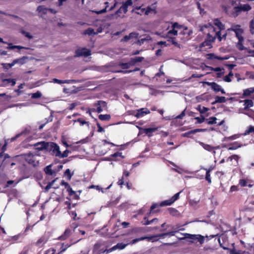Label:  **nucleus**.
<instances>
[{
  "mask_svg": "<svg viewBox=\"0 0 254 254\" xmlns=\"http://www.w3.org/2000/svg\"><path fill=\"white\" fill-rule=\"evenodd\" d=\"M98 118L101 121H109L111 119V116L109 114L99 115Z\"/></svg>",
  "mask_w": 254,
  "mask_h": 254,
  "instance_id": "36",
  "label": "nucleus"
},
{
  "mask_svg": "<svg viewBox=\"0 0 254 254\" xmlns=\"http://www.w3.org/2000/svg\"><path fill=\"white\" fill-rule=\"evenodd\" d=\"M53 81L55 83L58 84H63V83H67L69 84L70 83H75L76 81L75 80H60L57 78H53Z\"/></svg>",
  "mask_w": 254,
  "mask_h": 254,
  "instance_id": "22",
  "label": "nucleus"
},
{
  "mask_svg": "<svg viewBox=\"0 0 254 254\" xmlns=\"http://www.w3.org/2000/svg\"><path fill=\"white\" fill-rule=\"evenodd\" d=\"M1 65L2 66L3 68L5 69H8L14 66V64L13 62L11 63H1Z\"/></svg>",
  "mask_w": 254,
  "mask_h": 254,
  "instance_id": "40",
  "label": "nucleus"
},
{
  "mask_svg": "<svg viewBox=\"0 0 254 254\" xmlns=\"http://www.w3.org/2000/svg\"><path fill=\"white\" fill-rule=\"evenodd\" d=\"M25 161L30 165L34 167L39 165V161L36 159V155L32 153H28L25 154Z\"/></svg>",
  "mask_w": 254,
  "mask_h": 254,
  "instance_id": "5",
  "label": "nucleus"
},
{
  "mask_svg": "<svg viewBox=\"0 0 254 254\" xmlns=\"http://www.w3.org/2000/svg\"><path fill=\"white\" fill-rule=\"evenodd\" d=\"M206 122V124L208 125H213L216 124L217 119L216 117H212L209 118L208 119L205 120Z\"/></svg>",
  "mask_w": 254,
  "mask_h": 254,
  "instance_id": "33",
  "label": "nucleus"
},
{
  "mask_svg": "<svg viewBox=\"0 0 254 254\" xmlns=\"http://www.w3.org/2000/svg\"><path fill=\"white\" fill-rule=\"evenodd\" d=\"M207 59L208 60H218L220 61H224L228 59V57H221L216 56L213 53H210L206 55Z\"/></svg>",
  "mask_w": 254,
  "mask_h": 254,
  "instance_id": "14",
  "label": "nucleus"
},
{
  "mask_svg": "<svg viewBox=\"0 0 254 254\" xmlns=\"http://www.w3.org/2000/svg\"><path fill=\"white\" fill-rule=\"evenodd\" d=\"M57 179H54L52 182H49L45 188L44 191L48 192L49 190L52 187L54 183L55 182Z\"/></svg>",
  "mask_w": 254,
  "mask_h": 254,
  "instance_id": "43",
  "label": "nucleus"
},
{
  "mask_svg": "<svg viewBox=\"0 0 254 254\" xmlns=\"http://www.w3.org/2000/svg\"><path fill=\"white\" fill-rule=\"evenodd\" d=\"M74 122H77L80 123V126H83L84 125H87L88 126H89V123L83 120L81 118H78L76 120L74 121Z\"/></svg>",
  "mask_w": 254,
  "mask_h": 254,
  "instance_id": "42",
  "label": "nucleus"
},
{
  "mask_svg": "<svg viewBox=\"0 0 254 254\" xmlns=\"http://www.w3.org/2000/svg\"><path fill=\"white\" fill-rule=\"evenodd\" d=\"M240 102H244V106H245L244 110L248 109L249 108L254 106V102L252 100L247 99L244 101H240Z\"/></svg>",
  "mask_w": 254,
  "mask_h": 254,
  "instance_id": "17",
  "label": "nucleus"
},
{
  "mask_svg": "<svg viewBox=\"0 0 254 254\" xmlns=\"http://www.w3.org/2000/svg\"><path fill=\"white\" fill-rule=\"evenodd\" d=\"M213 24L218 27L219 31L225 29L224 25L218 19H215L213 20Z\"/></svg>",
  "mask_w": 254,
  "mask_h": 254,
  "instance_id": "27",
  "label": "nucleus"
},
{
  "mask_svg": "<svg viewBox=\"0 0 254 254\" xmlns=\"http://www.w3.org/2000/svg\"><path fill=\"white\" fill-rule=\"evenodd\" d=\"M210 170H207L205 173V180L208 182L209 184L211 183V179L210 174Z\"/></svg>",
  "mask_w": 254,
  "mask_h": 254,
  "instance_id": "46",
  "label": "nucleus"
},
{
  "mask_svg": "<svg viewBox=\"0 0 254 254\" xmlns=\"http://www.w3.org/2000/svg\"><path fill=\"white\" fill-rule=\"evenodd\" d=\"M199 143L202 146V147L206 150H207L208 151H213L214 154L215 153V151L214 150V149L216 148V147H212L209 144H206L203 142H199Z\"/></svg>",
  "mask_w": 254,
  "mask_h": 254,
  "instance_id": "26",
  "label": "nucleus"
},
{
  "mask_svg": "<svg viewBox=\"0 0 254 254\" xmlns=\"http://www.w3.org/2000/svg\"><path fill=\"white\" fill-rule=\"evenodd\" d=\"M226 98L225 97H223V96H221V97H220V96H216L215 97V101L214 102H212V104L214 105L215 104H216V103H225L226 102Z\"/></svg>",
  "mask_w": 254,
  "mask_h": 254,
  "instance_id": "28",
  "label": "nucleus"
},
{
  "mask_svg": "<svg viewBox=\"0 0 254 254\" xmlns=\"http://www.w3.org/2000/svg\"><path fill=\"white\" fill-rule=\"evenodd\" d=\"M185 110L183 111L181 114L176 117L172 121L171 125H175V126H180L183 125L182 121L180 120L185 116Z\"/></svg>",
  "mask_w": 254,
  "mask_h": 254,
  "instance_id": "8",
  "label": "nucleus"
},
{
  "mask_svg": "<svg viewBox=\"0 0 254 254\" xmlns=\"http://www.w3.org/2000/svg\"><path fill=\"white\" fill-rule=\"evenodd\" d=\"M37 11L42 14H46L48 11V8L46 7L44 5H39L37 8Z\"/></svg>",
  "mask_w": 254,
  "mask_h": 254,
  "instance_id": "29",
  "label": "nucleus"
},
{
  "mask_svg": "<svg viewBox=\"0 0 254 254\" xmlns=\"http://www.w3.org/2000/svg\"><path fill=\"white\" fill-rule=\"evenodd\" d=\"M150 113V111L147 108H141L137 111L136 113L134 114V116L138 118L143 116L144 115L148 114Z\"/></svg>",
  "mask_w": 254,
  "mask_h": 254,
  "instance_id": "12",
  "label": "nucleus"
},
{
  "mask_svg": "<svg viewBox=\"0 0 254 254\" xmlns=\"http://www.w3.org/2000/svg\"><path fill=\"white\" fill-rule=\"evenodd\" d=\"M69 152V151L67 149H66L63 153L61 152V154H59V156H58V157L61 158H65V157H67Z\"/></svg>",
  "mask_w": 254,
  "mask_h": 254,
  "instance_id": "49",
  "label": "nucleus"
},
{
  "mask_svg": "<svg viewBox=\"0 0 254 254\" xmlns=\"http://www.w3.org/2000/svg\"><path fill=\"white\" fill-rule=\"evenodd\" d=\"M7 49H18L19 50L22 49H29V48H25L21 46H16V45H12V44H9L8 46L7 47Z\"/></svg>",
  "mask_w": 254,
  "mask_h": 254,
  "instance_id": "37",
  "label": "nucleus"
},
{
  "mask_svg": "<svg viewBox=\"0 0 254 254\" xmlns=\"http://www.w3.org/2000/svg\"><path fill=\"white\" fill-rule=\"evenodd\" d=\"M244 40H239L238 43H237V47L239 49V50L242 51L244 50V47L243 45V41Z\"/></svg>",
  "mask_w": 254,
  "mask_h": 254,
  "instance_id": "53",
  "label": "nucleus"
},
{
  "mask_svg": "<svg viewBox=\"0 0 254 254\" xmlns=\"http://www.w3.org/2000/svg\"><path fill=\"white\" fill-rule=\"evenodd\" d=\"M243 32V31L242 29H235V33L236 34V37L238 38L239 40H244V38L242 35Z\"/></svg>",
  "mask_w": 254,
  "mask_h": 254,
  "instance_id": "35",
  "label": "nucleus"
},
{
  "mask_svg": "<svg viewBox=\"0 0 254 254\" xmlns=\"http://www.w3.org/2000/svg\"><path fill=\"white\" fill-rule=\"evenodd\" d=\"M42 96V94L40 91H37L34 93H33L31 96V98L33 99H38Z\"/></svg>",
  "mask_w": 254,
  "mask_h": 254,
  "instance_id": "50",
  "label": "nucleus"
},
{
  "mask_svg": "<svg viewBox=\"0 0 254 254\" xmlns=\"http://www.w3.org/2000/svg\"><path fill=\"white\" fill-rule=\"evenodd\" d=\"M240 26L239 25H234L230 28H229L228 30L235 32V29H240Z\"/></svg>",
  "mask_w": 254,
  "mask_h": 254,
  "instance_id": "64",
  "label": "nucleus"
},
{
  "mask_svg": "<svg viewBox=\"0 0 254 254\" xmlns=\"http://www.w3.org/2000/svg\"><path fill=\"white\" fill-rule=\"evenodd\" d=\"M157 127H149L142 128L143 133H145L148 136L151 137L152 136L153 132H155L157 129Z\"/></svg>",
  "mask_w": 254,
  "mask_h": 254,
  "instance_id": "16",
  "label": "nucleus"
},
{
  "mask_svg": "<svg viewBox=\"0 0 254 254\" xmlns=\"http://www.w3.org/2000/svg\"><path fill=\"white\" fill-rule=\"evenodd\" d=\"M211 42L209 40H205V41L200 44V47L201 48L205 46L209 47L211 45Z\"/></svg>",
  "mask_w": 254,
  "mask_h": 254,
  "instance_id": "55",
  "label": "nucleus"
},
{
  "mask_svg": "<svg viewBox=\"0 0 254 254\" xmlns=\"http://www.w3.org/2000/svg\"><path fill=\"white\" fill-rule=\"evenodd\" d=\"M239 185L241 187H249V188L252 187L253 185L251 184L250 181L248 179H241L239 181Z\"/></svg>",
  "mask_w": 254,
  "mask_h": 254,
  "instance_id": "23",
  "label": "nucleus"
},
{
  "mask_svg": "<svg viewBox=\"0 0 254 254\" xmlns=\"http://www.w3.org/2000/svg\"><path fill=\"white\" fill-rule=\"evenodd\" d=\"M49 142L46 141H41L38 142L37 143H35L33 145L35 147V150L37 151H42L46 150L48 151V149L49 147Z\"/></svg>",
  "mask_w": 254,
  "mask_h": 254,
  "instance_id": "7",
  "label": "nucleus"
},
{
  "mask_svg": "<svg viewBox=\"0 0 254 254\" xmlns=\"http://www.w3.org/2000/svg\"><path fill=\"white\" fill-rule=\"evenodd\" d=\"M197 109L199 111L200 113H204L208 110V108L204 107H201L200 105L198 106Z\"/></svg>",
  "mask_w": 254,
  "mask_h": 254,
  "instance_id": "60",
  "label": "nucleus"
},
{
  "mask_svg": "<svg viewBox=\"0 0 254 254\" xmlns=\"http://www.w3.org/2000/svg\"><path fill=\"white\" fill-rule=\"evenodd\" d=\"M71 234L72 230L67 228L64 231V233L58 238V239L61 241L65 240L69 238L70 236H71Z\"/></svg>",
  "mask_w": 254,
  "mask_h": 254,
  "instance_id": "13",
  "label": "nucleus"
},
{
  "mask_svg": "<svg viewBox=\"0 0 254 254\" xmlns=\"http://www.w3.org/2000/svg\"><path fill=\"white\" fill-rule=\"evenodd\" d=\"M221 32L220 31H216V36H217V37L218 38V40L219 41H221L222 40V39L224 38H225L226 36H227V34L225 33L224 34L223 36L222 37L221 35Z\"/></svg>",
  "mask_w": 254,
  "mask_h": 254,
  "instance_id": "48",
  "label": "nucleus"
},
{
  "mask_svg": "<svg viewBox=\"0 0 254 254\" xmlns=\"http://www.w3.org/2000/svg\"><path fill=\"white\" fill-rule=\"evenodd\" d=\"M250 32L252 34H254V19L250 21Z\"/></svg>",
  "mask_w": 254,
  "mask_h": 254,
  "instance_id": "56",
  "label": "nucleus"
},
{
  "mask_svg": "<svg viewBox=\"0 0 254 254\" xmlns=\"http://www.w3.org/2000/svg\"><path fill=\"white\" fill-rule=\"evenodd\" d=\"M84 34L91 35L92 34L95 35L96 33L94 32V30L93 28L89 27L85 30Z\"/></svg>",
  "mask_w": 254,
  "mask_h": 254,
  "instance_id": "39",
  "label": "nucleus"
},
{
  "mask_svg": "<svg viewBox=\"0 0 254 254\" xmlns=\"http://www.w3.org/2000/svg\"><path fill=\"white\" fill-rule=\"evenodd\" d=\"M174 202L172 201V199L170 198L168 200H165L164 201H162L160 203H154L150 207V210L149 212V214L153 213L155 212H157L159 211V209L154 210L156 208H158L159 207H162L164 206L170 205L173 204Z\"/></svg>",
  "mask_w": 254,
  "mask_h": 254,
  "instance_id": "1",
  "label": "nucleus"
},
{
  "mask_svg": "<svg viewBox=\"0 0 254 254\" xmlns=\"http://www.w3.org/2000/svg\"><path fill=\"white\" fill-rule=\"evenodd\" d=\"M48 152H51V154L57 157L61 154L60 147L58 144L54 142H49Z\"/></svg>",
  "mask_w": 254,
  "mask_h": 254,
  "instance_id": "3",
  "label": "nucleus"
},
{
  "mask_svg": "<svg viewBox=\"0 0 254 254\" xmlns=\"http://www.w3.org/2000/svg\"><path fill=\"white\" fill-rule=\"evenodd\" d=\"M64 175L67 177V179L68 180H70L72 174H71L70 170L69 169H67L64 172Z\"/></svg>",
  "mask_w": 254,
  "mask_h": 254,
  "instance_id": "54",
  "label": "nucleus"
},
{
  "mask_svg": "<svg viewBox=\"0 0 254 254\" xmlns=\"http://www.w3.org/2000/svg\"><path fill=\"white\" fill-rule=\"evenodd\" d=\"M111 157H114V158H116L117 157H120L122 158H124V156L122 155V153L119 152H117L111 155Z\"/></svg>",
  "mask_w": 254,
  "mask_h": 254,
  "instance_id": "61",
  "label": "nucleus"
},
{
  "mask_svg": "<svg viewBox=\"0 0 254 254\" xmlns=\"http://www.w3.org/2000/svg\"><path fill=\"white\" fill-rule=\"evenodd\" d=\"M3 83L6 82V84L11 83V86H14L16 84L15 79H11V78H8V79H4L2 80Z\"/></svg>",
  "mask_w": 254,
  "mask_h": 254,
  "instance_id": "38",
  "label": "nucleus"
},
{
  "mask_svg": "<svg viewBox=\"0 0 254 254\" xmlns=\"http://www.w3.org/2000/svg\"><path fill=\"white\" fill-rule=\"evenodd\" d=\"M193 120H196V123L197 124L202 123L205 120V118L202 115L196 117L195 116V113L191 112V122L193 121Z\"/></svg>",
  "mask_w": 254,
  "mask_h": 254,
  "instance_id": "18",
  "label": "nucleus"
},
{
  "mask_svg": "<svg viewBox=\"0 0 254 254\" xmlns=\"http://www.w3.org/2000/svg\"><path fill=\"white\" fill-rule=\"evenodd\" d=\"M144 60V58L142 57H135L133 58H131L129 61L131 66L135 65L137 63L142 62Z\"/></svg>",
  "mask_w": 254,
  "mask_h": 254,
  "instance_id": "21",
  "label": "nucleus"
},
{
  "mask_svg": "<svg viewBox=\"0 0 254 254\" xmlns=\"http://www.w3.org/2000/svg\"><path fill=\"white\" fill-rule=\"evenodd\" d=\"M26 57H23L22 58H20L17 59H15L13 61V63L14 65L16 64H23L25 63V60L27 59Z\"/></svg>",
  "mask_w": 254,
  "mask_h": 254,
  "instance_id": "30",
  "label": "nucleus"
},
{
  "mask_svg": "<svg viewBox=\"0 0 254 254\" xmlns=\"http://www.w3.org/2000/svg\"><path fill=\"white\" fill-rule=\"evenodd\" d=\"M44 171L47 175L50 176H56V172L52 169L51 165L46 166L44 169Z\"/></svg>",
  "mask_w": 254,
  "mask_h": 254,
  "instance_id": "25",
  "label": "nucleus"
},
{
  "mask_svg": "<svg viewBox=\"0 0 254 254\" xmlns=\"http://www.w3.org/2000/svg\"><path fill=\"white\" fill-rule=\"evenodd\" d=\"M174 232H167V233H162V234H160L159 235H158L157 236V237H164L165 236H167V235H169V236H174Z\"/></svg>",
  "mask_w": 254,
  "mask_h": 254,
  "instance_id": "51",
  "label": "nucleus"
},
{
  "mask_svg": "<svg viewBox=\"0 0 254 254\" xmlns=\"http://www.w3.org/2000/svg\"><path fill=\"white\" fill-rule=\"evenodd\" d=\"M66 191L68 192V194L69 196H71L72 195H74V198L76 199H78L79 197V196L76 194L75 191L73 190L72 188L70 187H68L67 189H66Z\"/></svg>",
  "mask_w": 254,
  "mask_h": 254,
  "instance_id": "31",
  "label": "nucleus"
},
{
  "mask_svg": "<svg viewBox=\"0 0 254 254\" xmlns=\"http://www.w3.org/2000/svg\"><path fill=\"white\" fill-rule=\"evenodd\" d=\"M129 172L128 171L125 170L123 172V175L121 179H119L118 182V184L119 186H122L125 183L124 178H127L129 176Z\"/></svg>",
  "mask_w": 254,
  "mask_h": 254,
  "instance_id": "24",
  "label": "nucleus"
},
{
  "mask_svg": "<svg viewBox=\"0 0 254 254\" xmlns=\"http://www.w3.org/2000/svg\"><path fill=\"white\" fill-rule=\"evenodd\" d=\"M150 214L149 213H147V215L148 216H146L144 217V221H142V223L143 225H150L151 224V223H153V222H157L158 221V219L155 218H154L151 220H149L148 219V217L149 216V215H150Z\"/></svg>",
  "mask_w": 254,
  "mask_h": 254,
  "instance_id": "20",
  "label": "nucleus"
},
{
  "mask_svg": "<svg viewBox=\"0 0 254 254\" xmlns=\"http://www.w3.org/2000/svg\"><path fill=\"white\" fill-rule=\"evenodd\" d=\"M129 35L130 36V39H132V38L137 39L138 37L139 34L137 32H133L129 33Z\"/></svg>",
  "mask_w": 254,
  "mask_h": 254,
  "instance_id": "63",
  "label": "nucleus"
},
{
  "mask_svg": "<svg viewBox=\"0 0 254 254\" xmlns=\"http://www.w3.org/2000/svg\"><path fill=\"white\" fill-rule=\"evenodd\" d=\"M216 37H217L216 36V35L214 36H213L211 35L209 33H208L207 40H209V41H210L212 43L214 41V40L215 39Z\"/></svg>",
  "mask_w": 254,
  "mask_h": 254,
  "instance_id": "62",
  "label": "nucleus"
},
{
  "mask_svg": "<svg viewBox=\"0 0 254 254\" xmlns=\"http://www.w3.org/2000/svg\"><path fill=\"white\" fill-rule=\"evenodd\" d=\"M45 238L43 237H41L36 243L37 246H40L41 244H45L46 243Z\"/></svg>",
  "mask_w": 254,
  "mask_h": 254,
  "instance_id": "47",
  "label": "nucleus"
},
{
  "mask_svg": "<svg viewBox=\"0 0 254 254\" xmlns=\"http://www.w3.org/2000/svg\"><path fill=\"white\" fill-rule=\"evenodd\" d=\"M94 120L97 122V126L98 127V130H97L98 132H104L105 131L104 129L100 126V124L98 122L97 119H94Z\"/></svg>",
  "mask_w": 254,
  "mask_h": 254,
  "instance_id": "58",
  "label": "nucleus"
},
{
  "mask_svg": "<svg viewBox=\"0 0 254 254\" xmlns=\"http://www.w3.org/2000/svg\"><path fill=\"white\" fill-rule=\"evenodd\" d=\"M168 210L170 214L173 216L176 215L178 213V210L174 208H169Z\"/></svg>",
  "mask_w": 254,
  "mask_h": 254,
  "instance_id": "59",
  "label": "nucleus"
},
{
  "mask_svg": "<svg viewBox=\"0 0 254 254\" xmlns=\"http://www.w3.org/2000/svg\"><path fill=\"white\" fill-rule=\"evenodd\" d=\"M131 12L140 15L143 14L145 15V8H142L141 6H135L131 10Z\"/></svg>",
  "mask_w": 254,
  "mask_h": 254,
  "instance_id": "15",
  "label": "nucleus"
},
{
  "mask_svg": "<svg viewBox=\"0 0 254 254\" xmlns=\"http://www.w3.org/2000/svg\"><path fill=\"white\" fill-rule=\"evenodd\" d=\"M155 2L154 4H152V6H148L145 8V15H148L151 13H153L154 14H156L157 13L156 6L155 5L156 4Z\"/></svg>",
  "mask_w": 254,
  "mask_h": 254,
  "instance_id": "11",
  "label": "nucleus"
},
{
  "mask_svg": "<svg viewBox=\"0 0 254 254\" xmlns=\"http://www.w3.org/2000/svg\"><path fill=\"white\" fill-rule=\"evenodd\" d=\"M132 4V0H127L121 6V8H123V12L126 14L127 11V8L128 6H131Z\"/></svg>",
  "mask_w": 254,
  "mask_h": 254,
  "instance_id": "19",
  "label": "nucleus"
},
{
  "mask_svg": "<svg viewBox=\"0 0 254 254\" xmlns=\"http://www.w3.org/2000/svg\"><path fill=\"white\" fill-rule=\"evenodd\" d=\"M69 214L71 215L74 220H77L79 219L78 217H77V213L75 211H71L69 212Z\"/></svg>",
  "mask_w": 254,
  "mask_h": 254,
  "instance_id": "57",
  "label": "nucleus"
},
{
  "mask_svg": "<svg viewBox=\"0 0 254 254\" xmlns=\"http://www.w3.org/2000/svg\"><path fill=\"white\" fill-rule=\"evenodd\" d=\"M178 31L176 30V29L173 28L172 30L169 31L167 32V36H170L171 35H174L175 36L177 35Z\"/></svg>",
  "mask_w": 254,
  "mask_h": 254,
  "instance_id": "52",
  "label": "nucleus"
},
{
  "mask_svg": "<svg viewBox=\"0 0 254 254\" xmlns=\"http://www.w3.org/2000/svg\"><path fill=\"white\" fill-rule=\"evenodd\" d=\"M207 84L211 87L215 92L220 91L222 94H225L224 90L221 87V86L218 85L215 82H207Z\"/></svg>",
  "mask_w": 254,
  "mask_h": 254,
  "instance_id": "9",
  "label": "nucleus"
},
{
  "mask_svg": "<svg viewBox=\"0 0 254 254\" xmlns=\"http://www.w3.org/2000/svg\"><path fill=\"white\" fill-rule=\"evenodd\" d=\"M75 57H79L81 56L88 57L91 54V51L85 48H78L75 52Z\"/></svg>",
  "mask_w": 254,
  "mask_h": 254,
  "instance_id": "6",
  "label": "nucleus"
},
{
  "mask_svg": "<svg viewBox=\"0 0 254 254\" xmlns=\"http://www.w3.org/2000/svg\"><path fill=\"white\" fill-rule=\"evenodd\" d=\"M105 4L107 5V6H106V7L105 8H104L101 10H99V11L93 10L92 12L96 14H102V13L106 12L107 11V8L108 5L109 4V2H106L105 3Z\"/></svg>",
  "mask_w": 254,
  "mask_h": 254,
  "instance_id": "44",
  "label": "nucleus"
},
{
  "mask_svg": "<svg viewBox=\"0 0 254 254\" xmlns=\"http://www.w3.org/2000/svg\"><path fill=\"white\" fill-rule=\"evenodd\" d=\"M207 237V236L204 237L199 234H191V244L200 246L204 242L205 238Z\"/></svg>",
  "mask_w": 254,
  "mask_h": 254,
  "instance_id": "4",
  "label": "nucleus"
},
{
  "mask_svg": "<svg viewBox=\"0 0 254 254\" xmlns=\"http://www.w3.org/2000/svg\"><path fill=\"white\" fill-rule=\"evenodd\" d=\"M127 244H124L123 243H118L116 245L114 246V247L115 248V250L117 249L123 250L125 249Z\"/></svg>",
  "mask_w": 254,
  "mask_h": 254,
  "instance_id": "41",
  "label": "nucleus"
},
{
  "mask_svg": "<svg viewBox=\"0 0 254 254\" xmlns=\"http://www.w3.org/2000/svg\"><path fill=\"white\" fill-rule=\"evenodd\" d=\"M254 93V87H251L244 90L243 96H248Z\"/></svg>",
  "mask_w": 254,
  "mask_h": 254,
  "instance_id": "34",
  "label": "nucleus"
},
{
  "mask_svg": "<svg viewBox=\"0 0 254 254\" xmlns=\"http://www.w3.org/2000/svg\"><path fill=\"white\" fill-rule=\"evenodd\" d=\"M119 66H120L123 69H126L129 68L131 65L130 64V62L129 61L127 63H119Z\"/></svg>",
  "mask_w": 254,
  "mask_h": 254,
  "instance_id": "32",
  "label": "nucleus"
},
{
  "mask_svg": "<svg viewBox=\"0 0 254 254\" xmlns=\"http://www.w3.org/2000/svg\"><path fill=\"white\" fill-rule=\"evenodd\" d=\"M20 32L24 35L26 37L29 39H31L33 38V36L31 35L29 32L25 31L23 29L20 30Z\"/></svg>",
  "mask_w": 254,
  "mask_h": 254,
  "instance_id": "45",
  "label": "nucleus"
},
{
  "mask_svg": "<svg viewBox=\"0 0 254 254\" xmlns=\"http://www.w3.org/2000/svg\"><path fill=\"white\" fill-rule=\"evenodd\" d=\"M93 106L96 108H91L92 112L100 113L103 111L104 109L107 108V104L104 101L99 100L93 104Z\"/></svg>",
  "mask_w": 254,
  "mask_h": 254,
  "instance_id": "2",
  "label": "nucleus"
},
{
  "mask_svg": "<svg viewBox=\"0 0 254 254\" xmlns=\"http://www.w3.org/2000/svg\"><path fill=\"white\" fill-rule=\"evenodd\" d=\"M234 9L236 12H240L242 11H248L251 9V7L248 4H245L238 6H235Z\"/></svg>",
  "mask_w": 254,
  "mask_h": 254,
  "instance_id": "10",
  "label": "nucleus"
}]
</instances>
